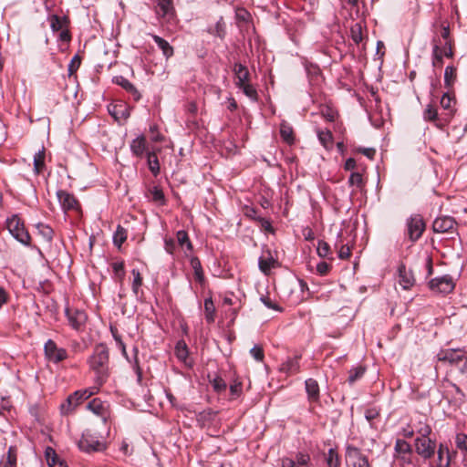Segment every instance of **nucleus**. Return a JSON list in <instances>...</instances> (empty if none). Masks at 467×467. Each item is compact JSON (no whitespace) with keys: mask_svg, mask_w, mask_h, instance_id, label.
<instances>
[{"mask_svg":"<svg viewBox=\"0 0 467 467\" xmlns=\"http://www.w3.org/2000/svg\"><path fill=\"white\" fill-rule=\"evenodd\" d=\"M148 197L150 201L160 205H163L165 203L164 193L159 186H153L150 188Z\"/></svg>","mask_w":467,"mask_h":467,"instance_id":"72a5a7b5","label":"nucleus"},{"mask_svg":"<svg viewBox=\"0 0 467 467\" xmlns=\"http://www.w3.org/2000/svg\"><path fill=\"white\" fill-rule=\"evenodd\" d=\"M89 368L94 372V382L100 389L109 377V350L103 344L95 347L88 360Z\"/></svg>","mask_w":467,"mask_h":467,"instance_id":"f257e3e1","label":"nucleus"},{"mask_svg":"<svg viewBox=\"0 0 467 467\" xmlns=\"http://www.w3.org/2000/svg\"><path fill=\"white\" fill-rule=\"evenodd\" d=\"M455 444L457 449L467 453V434L459 432L455 435Z\"/></svg>","mask_w":467,"mask_h":467,"instance_id":"603ef678","label":"nucleus"},{"mask_svg":"<svg viewBox=\"0 0 467 467\" xmlns=\"http://www.w3.org/2000/svg\"><path fill=\"white\" fill-rule=\"evenodd\" d=\"M441 107L446 111V119H450L455 110L454 107L456 104L455 97L450 92H445L440 100Z\"/></svg>","mask_w":467,"mask_h":467,"instance_id":"a211bd4d","label":"nucleus"},{"mask_svg":"<svg viewBox=\"0 0 467 467\" xmlns=\"http://www.w3.org/2000/svg\"><path fill=\"white\" fill-rule=\"evenodd\" d=\"M365 370H366L365 368L362 366H358V367L351 368L349 370L348 382L350 385L354 384L357 380H358L359 379H361L363 377V375L365 374Z\"/></svg>","mask_w":467,"mask_h":467,"instance_id":"c03bdc74","label":"nucleus"},{"mask_svg":"<svg viewBox=\"0 0 467 467\" xmlns=\"http://www.w3.org/2000/svg\"><path fill=\"white\" fill-rule=\"evenodd\" d=\"M317 252L318 256H320L322 258H330V255L332 254L330 245L323 240L318 241Z\"/></svg>","mask_w":467,"mask_h":467,"instance_id":"de8ad7c7","label":"nucleus"},{"mask_svg":"<svg viewBox=\"0 0 467 467\" xmlns=\"http://www.w3.org/2000/svg\"><path fill=\"white\" fill-rule=\"evenodd\" d=\"M108 407L109 406L106 402L102 401L98 398L93 399L87 404L88 410L92 411L94 414L101 417L104 423L107 422V420L109 416Z\"/></svg>","mask_w":467,"mask_h":467,"instance_id":"ddd939ff","label":"nucleus"},{"mask_svg":"<svg viewBox=\"0 0 467 467\" xmlns=\"http://www.w3.org/2000/svg\"><path fill=\"white\" fill-rule=\"evenodd\" d=\"M204 316L207 323L212 324L215 319V306L212 297L204 299Z\"/></svg>","mask_w":467,"mask_h":467,"instance_id":"7c9ffc66","label":"nucleus"},{"mask_svg":"<svg viewBox=\"0 0 467 467\" xmlns=\"http://www.w3.org/2000/svg\"><path fill=\"white\" fill-rule=\"evenodd\" d=\"M112 269H113V272L115 274V275L119 278V279H122L123 276H124V264L123 262H115L112 264Z\"/></svg>","mask_w":467,"mask_h":467,"instance_id":"052dcab7","label":"nucleus"},{"mask_svg":"<svg viewBox=\"0 0 467 467\" xmlns=\"http://www.w3.org/2000/svg\"><path fill=\"white\" fill-rule=\"evenodd\" d=\"M280 136L288 144L294 142L293 128L285 120L280 124Z\"/></svg>","mask_w":467,"mask_h":467,"instance_id":"473e14b6","label":"nucleus"},{"mask_svg":"<svg viewBox=\"0 0 467 467\" xmlns=\"http://www.w3.org/2000/svg\"><path fill=\"white\" fill-rule=\"evenodd\" d=\"M351 37L356 44L362 41L361 26L359 24H355L351 27Z\"/></svg>","mask_w":467,"mask_h":467,"instance_id":"13d9d810","label":"nucleus"},{"mask_svg":"<svg viewBox=\"0 0 467 467\" xmlns=\"http://www.w3.org/2000/svg\"><path fill=\"white\" fill-rule=\"evenodd\" d=\"M209 33L213 36H218L223 39L225 36V24L223 17L216 22L214 27L209 29Z\"/></svg>","mask_w":467,"mask_h":467,"instance_id":"37998d69","label":"nucleus"},{"mask_svg":"<svg viewBox=\"0 0 467 467\" xmlns=\"http://www.w3.org/2000/svg\"><path fill=\"white\" fill-rule=\"evenodd\" d=\"M188 355L189 350L186 343L183 340H179L175 346V356L180 361L190 367L192 363L189 361Z\"/></svg>","mask_w":467,"mask_h":467,"instance_id":"4be33fe9","label":"nucleus"},{"mask_svg":"<svg viewBox=\"0 0 467 467\" xmlns=\"http://www.w3.org/2000/svg\"><path fill=\"white\" fill-rule=\"evenodd\" d=\"M251 356L256 360V361H263L264 359V350L259 346H254L250 350Z\"/></svg>","mask_w":467,"mask_h":467,"instance_id":"e2e57ef3","label":"nucleus"},{"mask_svg":"<svg viewBox=\"0 0 467 467\" xmlns=\"http://www.w3.org/2000/svg\"><path fill=\"white\" fill-rule=\"evenodd\" d=\"M306 391L310 401H317L319 400V386L316 379H307L305 381Z\"/></svg>","mask_w":467,"mask_h":467,"instance_id":"412c9836","label":"nucleus"},{"mask_svg":"<svg viewBox=\"0 0 467 467\" xmlns=\"http://www.w3.org/2000/svg\"><path fill=\"white\" fill-rule=\"evenodd\" d=\"M132 275H133L132 291L135 295H137L139 292V288L142 285V278L140 276L139 270H137V269L132 270Z\"/></svg>","mask_w":467,"mask_h":467,"instance_id":"6e6d98bb","label":"nucleus"},{"mask_svg":"<svg viewBox=\"0 0 467 467\" xmlns=\"http://www.w3.org/2000/svg\"><path fill=\"white\" fill-rule=\"evenodd\" d=\"M80 66V58L78 55H76L70 61L69 65H68V72H69V75H72L74 74L78 68Z\"/></svg>","mask_w":467,"mask_h":467,"instance_id":"69168bd1","label":"nucleus"},{"mask_svg":"<svg viewBox=\"0 0 467 467\" xmlns=\"http://www.w3.org/2000/svg\"><path fill=\"white\" fill-rule=\"evenodd\" d=\"M261 302L269 309H273L275 311H282V308L274 301L270 299L268 296H261Z\"/></svg>","mask_w":467,"mask_h":467,"instance_id":"680f3d73","label":"nucleus"},{"mask_svg":"<svg viewBox=\"0 0 467 467\" xmlns=\"http://www.w3.org/2000/svg\"><path fill=\"white\" fill-rule=\"evenodd\" d=\"M348 184L350 187H354L357 190L362 189V187L364 186L362 174L357 171L351 172L348 178Z\"/></svg>","mask_w":467,"mask_h":467,"instance_id":"49530a36","label":"nucleus"},{"mask_svg":"<svg viewBox=\"0 0 467 467\" xmlns=\"http://www.w3.org/2000/svg\"><path fill=\"white\" fill-rule=\"evenodd\" d=\"M126 239H127L126 230L123 227H121L120 225H119L117 227L116 232L114 233V235H113L114 244L119 247L126 241Z\"/></svg>","mask_w":467,"mask_h":467,"instance_id":"09e8293b","label":"nucleus"},{"mask_svg":"<svg viewBox=\"0 0 467 467\" xmlns=\"http://www.w3.org/2000/svg\"><path fill=\"white\" fill-rule=\"evenodd\" d=\"M46 455L47 462L51 467H67L51 448L47 449Z\"/></svg>","mask_w":467,"mask_h":467,"instance_id":"58836bf2","label":"nucleus"},{"mask_svg":"<svg viewBox=\"0 0 467 467\" xmlns=\"http://www.w3.org/2000/svg\"><path fill=\"white\" fill-rule=\"evenodd\" d=\"M164 249L165 251L173 255L176 249V243L172 238H166L164 240Z\"/></svg>","mask_w":467,"mask_h":467,"instance_id":"0e129e2a","label":"nucleus"},{"mask_svg":"<svg viewBox=\"0 0 467 467\" xmlns=\"http://www.w3.org/2000/svg\"><path fill=\"white\" fill-rule=\"evenodd\" d=\"M239 89L243 91V93L249 98L252 101H257L258 94L256 88L250 83L244 84L243 86L237 87Z\"/></svg>","mask_w":467,"mask_h":467,"instance_id":"a19ab883","label":"nucleus"},{"mask_svg":"<svg viewBox=\"0 0 467 467\" xmlns=\"http://www.w3.org/2000/svg\"><path fill=\"white\" fill-rule=\"evenodd\" d=\"M294 461L296 462V465L297 467H307L309 466L308 463L310 462V457L307 454L298 452L296 455V459Z\"/></svg>","mask_w":467,"mask_h":467,"instance_id":"4d7b16f0","label":"nucleus"},{"mask_svg":"<svg viewBox=\"0 0 467 467\" xmlns=\"http://www.w3.org/2000/svg\"><path fill=\"white\" fill-rule=\"evenodd\" d=\"M65 314L73 329L77 331L83 329L88 319L85 311L78 308L66 307Z\"/></svg>","mask_w":467,"mask_h":467,"instance_id":"6e6552de","label":"nucleus"},{"mask_svg":"<svg viewBox=\"0 0 467 467\" xmlns=\"http://www.w3.org/2000/svg\"><path fill=\"white\" fill-rule=\"evenodd\" d=\"M346 460L348 467H371L368 457L354 446L347 447Z\"/></svg>","mask_w":467,"mask_h":467,"instance_id":"39448f33","label":"nucleus"},{"mask_svg":"<svg viewBox=\"0 0 467 467\" xmlns=\"http://www.w3.org/2000/svg\"><path fill=\"white\" fill-rule=\"evenodd\" d=\"M156 14L159 17L170 20L172 16V3L171 0H157Z\"/></svg>","mask_w":467,"mask_h":467,"instance_id":"aec40b11","label":"nucleus"},{"mask_svg":"<svg viewBox=\"0 0 467 467\" xmlns=\"http://www.w3.org/2000/svg\"><path fill=\"white\" fill-rule=\"evenodd\" d=\"M317 138L325 149L330 150L333 147V136L328 130H317Z\"/></svg>","mask_w":467,"mask_h":467,"instance_id":"c756f323","label":"nucleus"},{"mask_svg":"<svg viewBox=\"0 0 467 467\" xmlns=\"http://www.w3.org/2000/svg\"><path fill=\"white\" fill-rule=\"evenodd\" d=\"M331 266L330 265H328L327 263L326 262H320L319 264H317V273L320 275H327L329 270H330Z\"/></svg>","mask_w":467,"mask_h":467,"instance_id":"774afa93","label":"nucleus"},{"mask_svg":"<svg viewBox=\"0 0 467 467\" xmlns=\"http://www.w3.org/2000/svg\"><path fill=\"white\" fill-rule=\"evenodd\" d=\"M413 448L415 452L423 460L431 459L436 452L437 441L430 436L417 437L414 440Z\"/></svg>","mask_w":467,"mask_h":467,"instance_id":"7ed1b4c3","label":"nucleus"},{"mask_svg":"<svg viewBox=\"0 0 467 467\" xmlns=\"http://www.w3.org/2000/svg\"><path fill=\"white\" fill-rule=\"evenodd\" d=\"M0 467H16V454L15 448H9L7 455L0 462Z\"/></svg>","mask_w":467,"mask_h":467,"instance_id":"4c0bfd02","label":"nucleus"},{"mask_svg":"<svg viewBox=\"0 0 467 467\" xmlns=\"http://www.w3.org/2000/svg\"><path fill=\"white\" fill-rule=\"evenodd\" d=\"M423 118L428 121H435L438 119V111L437 109L431 104L427 106L423 112Z\"/></svg>","mask_w":467,"mask_h":467,"instance_id":"864d4df0","label":"nucleus"},{"mask_svg":"<svg viewBox=\"0 0 467 467\" xmlns=\"http://www.w3.org/2000/svg\"><path fill=\"white\" fill-rule=\"evenodd\" d=\"M424 229L425 224L420 215H412L408 219L407 234L411 242H415L420 239Z\"/></svg>","mask_w":467,"mask_h":467,"instance_id":"9d476101","label":"nucleus"},{"mask_svg":"<svg viewBox=\"0 0 467 467\" xmlns=\"http://www.w3.org/2000/svg\"><path fill=\"white\" fill-rule=\"evenodd\" d=\"M233 70L235 76L234 84L236 87L250 83V72L244 65L235 63Z\"/></svg>","mask_w":467,"mask_h":467,"instance_id":"dca6fc26","label":"nucleus"},{"mask_svg":"<svg viewBox=\"0 0 467 467\" xmlns=\"http://www.w3.org/2000/svg\"><path fill=\"white\" fill-rule=\"evenodd\" d=\"M459 371L463 374L467 375V355L464 354L462 358L461 361L455 366Z\"/></svg>","mask_w":467,"mask_h":467,"instance_id":"338daca9","label":"nucleus"},{"mask_svg":"<svg viewBox=\"0 0 467 467\" xmlns=\"http://www.w3.org/2000/svg\"><path fill=\"white\" fill-rule=\"evenodd\" d=\"M260 270L267 275L271 269L276 267L277 261L268 253L267 256L263 255L258 260Z\"/></svg>","mask_w":467,"mask_h":467,"instance_id":"393cba45","label":"nucleus"},{"mask_svg":"<svg viewBox=\"0 0 467 467\" xmlns=\"http://www.w3.org/2000/svg\"><path fill=\"white\" fill-rule=\"evenodd\" d=\"M177 243L182 248L185 249V253L192 250V244L189 238L187 232L180 230L176 234Z\"/></svg>","mask_w":467,"mask_h":467,"instance_id":"2f4dec72","label":"nucleus"},{"mask_svg":"<svg viewBox=\"0 0 467 467\" xmlns=\"http://www.w3.org/2000/svg\"><path fill=\"white\" fill-rule=\"evenodd\" d=\"M456 80V68L453 66H447L444 71V84L450 88Z\"/></svg>","mask_w":467,"mask_h":467,"instance_id":"ea45409f","label":"nucleus"},{"mask_svg":"<svg viewBox=\"0 0 467 467\" xmlns=\"http://www.w3.org/2000/svg\"><path fill=\"white\" fill-rule=\"evenodd\" d=\"M441 39L442 44H444V55L446 57L451 58L453 57V51L451 47V39L450 37V27L449 26L441 25V32L438 34L435 32Z\"/></svg>","mask_w":467,"mask_h":467,"instance_id":"6ab92c4d","label":"nucleus"},{"mask_svg":"<svg viewBox=\"0 0 467 467\" xmlns=\"http://www.w3.org/2000/svg\"><path fill=\"white\" fill-rule=\"evenodd\" d=\"M152 39L162 51V55L168 59L173 56V47L169 44L168 41L157 35H151Z\"/></svg>","mask_w":467,"mask_h":467,"instance_id":"a878e982","label":"nucleus"},{"mask_svg":"<svg viewBox=\"0 0 467 467\" xmlns=\"http://www.w3.org/2000/svg\"><path fill=\"white\" fill-rule=\"evenodd\" d=\"M44 351L47 358L53 363H59L67 358V351L63 348H58L52 339H48L45 343Z\"/></svg>","mask_w":467,"mask_h":467,"instance_id":"1a4fd4ad","label":"nucleus"},{"mask_svg":"<svg viewBox=\"0 0 467 467\" xmlns=\"http://www.w3.org/2000/svg\"><path fill=\"white\" fill-rule=\"evenodd\" d=\"M400 464L404 467L407 465H414L413 453L403 454L400 456H396Z\"/></svg>","mask_w":467,"mask_h":467,"instance_id":"bf43d9fd","label":"nucleus"},{"mask_svg":"<svg viewBox=\"0 0 467 467\" xmlns=\"http://www.w3.org/2000/svg\"><path fill=\"white\" fill-rule=\"evenodd\" d=\"M78 446L85 451H100L105 449V443L97 436L90 433L89 431H87L82 434Z\"/></svg>","mask_w":467,"mask_h":467,"instance_id":"0eeeda50","label":"nucleus"},{"mask_svg":"<svg viewBox=\"0 0 467 467\" xmlns=\"http://www.w3.org/2000/svg\"><path fill=\"white\" fill-rule=\"evenodd\" d=\"M325 462L327 467H340V458L334 448H330L325 454Z\"/></svg>","mask_w":467,"mask_h":467,"instance_id":"f704fd0d","label":"nucleus"},{"mask_svg":"<svg viewBox=\"0 0 467 467\" xmlns=\"http://www.w3.org/2000/svg\"><path fill=\"white\" fill-rule=\"evenodd\" d=\"M455 220L451 216L437 217L433 223L432 229L435 233H450L455 227Z\"/></svg>","mask_w":467,"mask_h":467,"instance_id":"f8f14e48","label":"nucleus"},{"mask_svg":"<svg viewBox=\"0 0 467 467\" xmlns=\"http://www.w3.org/2000/svg\"><path fill=\"white\" fill-rule=\"evenodd\" d=\"M465 354L464 350L460 348L441 349L437 354L438 361L447 362L456 366Z\"/></svg>","mask_w":467,"mask_h":467,"instance_id":"9b49d317","label":"nucleus"},{"mask_svg":"<svg viewBox=\"0 0 467 467\" xmlns=\"http://www.w3.org/2000/svg\"><path fill=\"white\" fill-rule=\"evenodd\" d=\"M300 357L296 356L293 358H287L284 362L281 363L279 370L286 375H293L299 371Z\"/></svg>","mask_w":467,"mask_h":467,"instance_id":"f3484780","label":"nucleus"},{"mask_svg":"<svg viewBox=\"0 0 467 467\" xmlns=\"http://www.w3.org/2000/svg\"><path fill=\"white\" fill-rule=\"evenodd\" d=\"M99 391V386H92L88 389H78L70 394L67 399L61 404L60 410L62 414H69L78 405L89 397Z\"/></svg>","mask_w":467,"mask_h":467,"instance_id":"f03ea898","label":"nucleus"},{"mask_svg":"<svg viewBox=\"0 0 467 467\" xmlns=\"http://www.w3.org/2000/svg\"><path fill=\"white\" fill-rule=\"evenodd\" d=\"M109 112L117 120L126 119L130 116V112L128 111V109L124 104H116L109 106Z\"/></svg>","mask_w":467,"mask_h":467,"instance_id":"bb28decb","label":"nucleus"},{"mask_svg":"<svg viewBox=\"0 0 467 467\" xmlns=\"http://www.w3.org/2000/svg\"><path fill=\"white\" fill-rule=\"evenodd\" d=\"M59 203L64 211L77 210L78 208V202L73 194L59 190L57 192Z\"/></svg>","mask_w":467,"mask_h":467,"instance_id":"2eb2a0df","label":"nucleus"},{"mask_svg":"<svg viewBox=\"0 0 467 467\" xmlns=\"http://www.w3.org/2000/svg\"><path fill=\"white\" fill-rule=\"evenodd\" d=\"M191 266L193 269L195 279L202 283L204 277L200 260L197 257H192L191 259Z\"/></svg>","mask_w":467,"mask_h":467,"instance_id":"a18cd8bd","label":"nucleus"},{"mask_svg":"<svg viewBox=\"0 0 467 467\" xmlns=\"http://www.w3.org/2000/svg\"><path fill=\"white\" fill-rule=\"evenodd\" d=\"M45 167V150H38L34 156V171L36 174L42 172Z\"/></svg>","mask_w":467,"mask_h":467,"instance_id":"e433bc0d","label":"nucleus"},{"mask_svg":"<svg viewBox=\"0 0 467 467\" xmlns=\"http://www.w3.org/2000/svg\"><path fill=\"white\" fill-rule=\"evenodd\" d=\"M147 164L148 168L152 173L153 176H158L160 174V162L157 157V154L154 150H150L147 152Z\"/></svg>","mask_w":467,"mask_h":467,"instance_id":"cd10ccee","label":"nucleus"},{"mask_svg":"<svg viewBox=\"0 0 467 467\" xmlns=\"http://www.w3.org/2000/svg\"><path fill=\"white\" fill-rule=\"evenodd\" d=\"M131 153L137 158H143L147 155L148 146L145 136L140 135L131 140L130 144Z\"/></svg>","mask_w":467,"mask_h":467,"instance_id":"4468645a","label":"nucleus"},{"mask_svg":"<svg viewBox=\"0 0 467 467\" xmlns=\"http://www.w3.org/2000/svg\"><path fill=\"white\" fill-rule=\"evenodd\" d=\"M399 283L403 289H409L414 285V278L412 275L408 272L405 266L399 267Z\"/></svg>","mask_w":467,"mask_h":467,"instance_id":"b1692460","label":"nucleus"},{"mask_svg":"<svg viewBox=\"0 0 467 467\" xmlns=\"http://www.w3.org/2000/svg\"><path fill=\"white\" fill-rule=\"evenodd\" d=\"M413 446H411L408 441L402 439H397L394 445V451L396 456L413 453Z\"/></svg>","mask_w":467,"mask_h":467,"instance_id":"c85d7f7f","label":"nucleus"},{"mask_svg":"<svg viewBox=\"0 0 467 467\" xmlns=\"http://www.w3.org/2000/svg\"><path fill=\"white\" fill-rule=\"evenodd\" d=\"M6 227L15 239L25 245L29 244L30 235L17 215H13L6 220Z\"/></svg>","mask_w":467,"mask_h":467,"instance_id":"20e7f679","label":"nucleus"},{"mask_svg":"<svg viewBox=\"0 0 467 467\" xmlns=\"http://www.w3.org/2000/svg\"><path fill=\"white\" fill-rule=\"evenodd\" d=\"M48 20L50 22V27L54 32L60 31L62 29L63 22L60 16L57 15H51L48 17Z\"/></svg>","mask_w":467,"mask_h":467,"instance_id":"5fc2aeb1","label":"nucleus"},{"mask_svg":"<svg viewBox=\"0 0 467 467\" xmlns=\"http://www.w3.org/2000/svg\"><path fill=\"white\" fill-rule=\"evenodd\" d=\"M431 45H432V54H435V52H436L440 57H441V58H443L444 57H446V56L444 55V51H445L444 44H442L441 37L436 33H434L432 36Z\"/></svg>","mask_w":467,"mask_h":467,"instance_id":"c9c22d12","label":"nucleus"},{"mask_svg":"<svg viewBox=\"0 0 467 467\" xmlns=\"http://www.w3.org/2000/svg\"><path fill=\"white\" fill-rule=\"evenodd\" d=\"M36 229L46 241H47V242L52 241L53 230L51 227H49L48 225L44 224V223H38L36 225Z\"/></svg>","mask_w":467,"mask_h":467,"instance_id":"3c124183","label":"nucleus"},{"mask_svg":"<svg viewBox=\"0 0 467 467\" xmlns=\"http://www.w3.org/2000/svg\"><path fill=\"white\" fill-rule=\"evenodd\" d=\"M436 451H437V457H438V462H439L440 466H442V464H443V455H444L445 452L447 453V459H446V462H445V467H449V465L451 463V457H450V454H449L448 447L444 446L442 443H441L439 445L438 450L436 449Z\"/></svg>","mask_w":467,"mask_h":467,"instance_id":"8fccbe9b","label":"nucleus"},{"mask_svg":"<svg viewBox=\"0 0 467 467\" xmlns=\"http://www.w3.org/2000/svg\"><path fill=\"white\" fill-rule=\"evenodd\" d=\"M114 82L120 87H122L125 90L130 92L135 100H139L140 99V94L137 90V88L130 83L127 78L122 76L115 77Z\"/></svg>","mask_w":467,"mask_h":467,"instance_id":"5701e85b","label":"nucleus"},{"mask_svg":"<svg viewBox=\"0 0 467 467\" xmlns=\"http://www.w3.org/2000/svg\"><path fill=\"white\" fill-rule=\"evenodd\" d=\"M413 429H415L416 433L419 435L418 437L431 436L432 432L431 427L422 420H419L418 424L414 425Z\"/></svg>","mask_w":467,"mask_h":467,"instance_id":"79ce46f5","label":"nucleus"},{"mask_svg":"<svg viewBox=\"0 0 467 467\" xmlns=\"http://www.w3.org/2000/svg\"><path fill=\"white\" fill-rule=\"evenodd\" d=\"M429 286L431 291L441 294H449L454 287L455 284L452 277L449 275L435 277L429 282Z\"/></svg>","mask_w":467,"mask_h":467,"instance_id":"423d86ee","label":"nucleus"}]
</instances>
